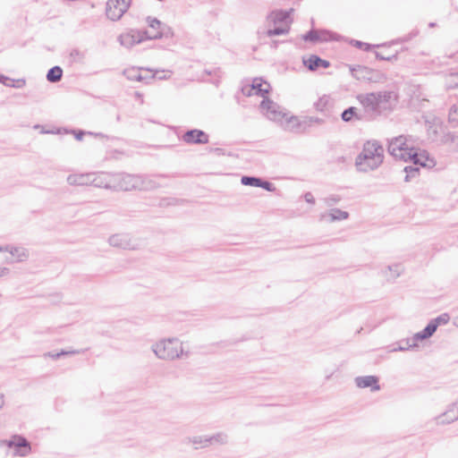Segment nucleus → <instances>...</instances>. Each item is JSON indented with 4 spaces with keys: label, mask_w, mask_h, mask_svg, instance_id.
Returning <instances> with one entry per match:
<instances>
[{
    "label": "nucleus",
    "mask_w": 458,
    "mask_h": 458,
    "mask_svg": "<svg viewBox=\"0 0 458 458\" xmlns=\"http://www.w3.org/2000/svg\"><path fill=\"white\" fill-rule=\"evenodd\" d=\"M147 22L148 24V27L151 29V31H148L149 33L157 32L160 30L162 26V22L159 20H157V18H152L150 16L147 17Z\"/></svg>",
    "instance_id": "36"
},
{
    "label": "nucleus",
    "mask_w": 458,
    "mask_h": 458,
    "mask_svg": "<svg viewBox=\"0 0 458 458\" xmlns=\"http://www.w3.org/2000/svg\"><path fill=\"white\" fill-rule=\"evenodd\" d=\"M204 72H205V73H207L208 75H216L217 77H220V73H221L220 68H215L213 70L206 69Z\"/></svg>",
    "instance_id": "50"
},
{
    "label": "nucleus",
    "mask_w": 458,
    "mask_h": 458,
    "mask_svg": "<svg viewBox=\"0 0 458 458\" xmlns=\"http://www.w3.org/2000/svg\"><path fill=\"white\" fill-rule=\"evenodd\" d=\"M77 353H80V352L75 351V350H72V351L62 350L59 352H49L46 353L45 355L52 358L53 360H57V359L61 358L62 356L77 354Z\"/></svg>",
    "instance_id": "38"
},
{
    "label": "nucleus",
    "mask_w": 458,
    "mask_h": 458,
    "mask_svg": "<svg viewBox=\"0 0 458 458\" xmlns=\"http://www.w3.org/2000/svg\"><path fill=\"white\" fill-rule=\"evenodd\" d=\"M138 185L140 191H152L160 186L154 179L144 175H139Z\"/></svg>",
    "instance_id": "26"
},
{
    "label": "nucleus",
    "mask_w": 458,
    "mask_h": 458,
    "mask_svg": "<svg viewBox=\"0 0 458 458\" xmlns=\"http://www.w3.org/2000/svg\"><path fill=\"white\" fill-rule=\"evenodd\" d=\"M152 351L158 359L172 360L183 353L182 344L177 338L163 339L152 345Z\"/></svg>",
    "instance_id": "3"
},
{
    "label": "nucleus",
    "mask_w": 458,
    "mask_h": 458,
    "mask_svg": "<svg viewBox=\"0 0 458 458\" xmlns=\"http://www.w3.org/2000/svg\"><path fill=\"white\" fill-rule=\"evenodd\" d=\"M290 30V26L289 24H286L285 26H281V25H274V28H269L266 31V35L267 37H274V36H279V35H284V34H287Z\"/></svg>",
    "instance_id": "31"
},
{
    "label": "nucleus",
    "mask_w": 458,
    "mask_h": 458,
    "mask_svg": "<svg viewBox=\"0 0 458 458\" xmlns=\"http://www.w3.org/2000/svg\"><path fill=\"white\" fill-rule=\"evenodd\" d=\"M377 376H360L355 377L356 386L360 388L370 387L371 391H378L380 386Z\"/></svg>",
    "instance_id": "21"
},
{
    "label": "nucleus",
    "mask_w": 458,
    "mask_h": 458,
    "mask_svg": "<svg viewBox=\"0 0 458 458\" xmlns=\"http://www.w3.org/2000/svg\"><path fill=\"white\" fill-rule=\"evenodd\" d=\"M241 182L245 186L259 187L267 191L273 192L276 191L275 185L260 177L243 175L241 178Z\"/></svg>",
    "instance_id": "17"
},
{
    "label": "nucleus",
    "mask_w": 458,
    "mask_h": 458,
    "mask_svg": "<svg viewBox=\"0 0 458 458\" xmlns=\"http://www.w3.org/2000/svg\"><path fill=\"white\" fill-rule=\"evenodd\" d=\"M449 319L450 316L447 313H443L438 317L431 319L428 323V326L429 327H431L432 331L435 333L439 326L447 324L449 322Z\"/></svg>",
    "instance_id": "30"
},
{
    "label": "nucleus",
    "mask_w": 458,
    "mask_h": 458,
    "mask_svg": "<svg viewBox=\"0 0 458 458\" xmlns=\"http://www.w3.org/2000/svg\"><path fill=\"white\" fill-rule=\"evenodd\" d=\"M352 76L358 81H368L370 82H383L386 81V75L377 70H373L363 65H350Z\"/></svg>",
    "instance_id": "5"
},
{
    "label": "nucleus",
    "mask_w": 458,
    "mask_h": 458,
    "mask_svg": "<svg viewBox=\"0 0 458 458\" xmlns=\"http://www.w3.org/2000/svg\"><path fill=\"white\" fill-rule=\"evenodd\" d=\"M406 154V160L404 161L411 162L414 165L427 168H432L436 165L435 159L430 157L426 150H420L412 147L410 152Z\"/></svg>",
    "instance_id": "6"
},
{
    "label": "nucleus",
    "mask_w": 458,
    "mask_h": 458,
    "mask_svg": "<svg viewBox=\"0 0 458 458\" xmlns=\"http://www.w3.org/2000/svg\"><path fill=\"white\" fill-rule=\"evenodd\" d=\"M401 266L400 265H394V266H389L388 267V269L390 271H393L394 274H395V277L399 276H400V273H401Z\"/></svg>",
    "instance_id": "49"
},
{
    "label": "nucleus",
    "mask_w": 458,
    "mask_h": 458,
    "mask_svg": "<svg viewBox=\"0 0 458 458\" xmlns=\"http://www.w3.org/2000/svg\"><path fill=\"white\" fill-rule=\"evenodd\" d=\"M293 9H290L289 11L283 10H276L272 11L267 16V21L269 23L276 24H289L291 22L290 15Z\"/></svg>",
    "instance_id": "19"
},
{
    "label": "nucleus",
    "mask_w": 458,
    "mask_h": 458,
    "mask_svg": "<svg viewBox=\"0 0 458 458\" xmlns=\"http://www.w3.org/2000/svg\"><path fill=\"white\" fill-rule=\"evenodd\" d=\"M189 442L194 445H201L202 447L208 446L210 445L209 437L197 436L189 437Z\"/></svg>",
    "instance_id": "35"
},
{
    "label": "nucleus",
    "mask_w": 458,
    "mask_h": 458,
    "mask_svg": "<svg viewBox=\"0 0 458 458\" xmlns=\"http://www.w3.org/2000/svg\"><path fill=\"white\" fill-rule=\"evenodd\" d=\"M67 182L70 185L83 186L92 184L96 187H103V182L96 177L93 178L91 174H70L67 177Z\"/></svg>",
    "instance_id": "14"
},
{
    "label": "nucleus",
    "mask_w": 458,
    "mask_h": 458,
    "mask_svg": "<svg viewBox=\"0 0 458 458\" xmlns=\"http://www.w3.org/2000/svg\"><path fill=\"white\" fill-rule=\"evenodd\" d=\"M209 439H210V445L212 443H217V444H220V445H225L228 441V437H227L226 434H225L223 432H219V433H216L214 436L209 437Z\"/></svg>",
    "instance_id": "37"
},
{
    "label": "nucleus",
    "mask_w": 458,
    "mask_h": 458,
    "mask_svg": "<svg viewBox=\"0 0 458 458\" xmlns=\"http://www.w3.org/2000/svg\"><path fill=\"white\" fill-rule=\"evenodd\" d=\"M302 39L307 42L318 43L331 39V33L326 30H310L302 35Z\"/></svg>",
    "instance_id": "20"
},
{
    "label": "nucleus",
    "mask_w": 458,
    "mask_h": 458,
    "mask_svg": "<svg viewBox=\"0 0 458 458\" xmlns=\"http://www.w3.org/2000/svg\"><path fill=\"white\" fill-rule=\"evenodd\" d=\"M433 335H434V332L432 331L431 327H429L427 325L424 327L423 330H421L420 332L416 333L411 339H407L406 340V344H407L406 347H398L397 350H399V351H406V350H409L410 348H414V347H416L418 345L417 344L418 341H422V340L428 339Z\"/></svg>",
    "instance_id": "18"
},
{
    "label": "nucleus",
    "mask_w": 458,
    "mask_h": 458,
    "mask_svg": "<svg viewBox=\"0 0 458 458\" xmlns=\"http://www.w3.org/2000/svg\"><path fill=\"white\" fill-rule=\"evenodd\" d=\"M352 44L356 47L359 49H363L365 52H369L374 47H381L386 46V44H381V45H371L369 43H365L360 40H352Z\"/></svg>",
    "instance_id": "34"
},
{
    "label": "nucleus",
    "mask_w": 458,
    "mask_h": 458,
    "mask_svg": "<svg viewBox=\"0 0 458 458\" xmlns=\"http://www.w3.org/2000/svg\"><path fill=\"white\" fill-rule=\"evenodd\" d=\"M135 94H136V96H137V97H139V98H140V97H141V94H140V93H139V92H136Z\"/></svg>",
    "instance_id": "58"
},
{
    "label": "nucleus",
    "mask_w": 458,
    "mask_h": 458,
    "mask_svg": "<svg viewBox=\"0 0 458 458\" xmlns=\"http://www.w3.org/2000/svg\"><path fill=\"white\" fill-rule=\"evenodd\" d=\"M210 151L216 153L218 156H223L225 153V149L221 148H211Z\"/></svg>",
    "instance_id": "52"
},
{
    "label": "nucleus",
    "mask_w": 458,
    "mask_h": 458,
    "mask_svg": "<svg viewBox=\"0 0 458 458\" xmlns=\"http://www.w3.org/2000/svg\"><path fill=\"white\" fill-rule=\"evenodd\" d=\"M5 444L8 447L15 448V454L20 456H26L31 451V446L30 442L26 437L15 435L10 440H6Z\"/></svg>",
    "instance_id": "12"
},
{
    "label": "nucleus",
    "mask_w": 458,
    "mask_h": 458,
    "mask_svg": "<svg viewBox=\"0 0 458 458\" xmlns=\"http://www.w3.org/2000/svg\"><path fill=\"white\" fill-rule=\"evenodd\" d=\"M303 64L310 71H316L319 67L328 68L330 66V63L327 60L320 58L317 55H311L308 58L303 57Z\"/></svg>",
    "instance_id": "22"
},
{
    "label": "nucleus",
    "mask_w": 458,
    "mask_h": 458,
    "mask_svg": "<svg viewBox=\"0 0 458 458\" xmlns=\"http://www.w3.org/2000/svg\"><path fill=\"white\" fill-rule=\"evenodd\" d=\"M63 69L60 66H54L47 71V80L49 82L55 83L62 80Z\"/></svg>",
    "instance_id": "29"
},
{
    "label": "nucleus",
    "mask_w": 458,
    "mask_h": 458,
    "mask_svg": "<svg viewBox=\"0 0 458 458\" xmlns=\"http://www.w3.org/2000/svg\"><path fill=\"white\" fill-rule=\"evenodd\" d=\"M131 0H108L106 2V14L112 21H118L126 13Z\"/></svg>",
    "instance_id": "7"
},
{
    "label": "nucleus",
    "mask_w": 458,
    "mask_h": 458,
    "mask_svg": "<svg viewBox=\"0 0 458 458\" xmlns=\"http://www.w3.org/2000/svg\"><path fill=\"white\" fill-rule=\"evenodd\" d=\"M341 119L345 123H350L352 120L362 121L365 119V115L358 113L355 106H350L342 112Z\"/></svg>",
    "instance_id": "24"
},
{
    "label": "nucleus",
    "mask_w": 458,
    "mask_h": 458,
    "mask_svg": "<svg viewBox=\"0 0 458 458\" xmlns=\"http://www.w3.org/2000/svg\"><path fill=\"white\" fill-rule=\"evenodd\" d=\"M384 160V148L377 140H368L364 143L362 151L357 156L355 165L360 172H369L377 169Z\"/></svg>",
    "instance_id": "2"
},
{
    "label": "nucleus",
    "mask_w": 458,
    "mask_h": 458,
    "mask_svg": "<svg viewBox=\"0 0 458 458\" xmlns=\"http://www.w3.org/2000/svg\"><path fill=\"white\" fill-rule=\"evenodd\" d=\"M72 133L74 134V138L77 140H81L85 134H90V135H94L96 137H104V135L102 133H100V132L99 133H93V132H90V131L87 132V131H82V130H73Z\"/></svg>",
    "instance_id": "41"
},
{
    "label": "nucleus",
    "mask_w": 458,
    "mask_h": 458,
    "mask_svg": "<svg viewBox=\"0 0 458 458\" xmlns=\"http://www.w3.org/2000/svg\"><path fill=\"white\" fill-rule=\"evenodd\" d=\"M9 272H10L9 268H7V267H0V277L8 275Z\"/></svg>",
    "instance_id": "53"
},
{
    "label": "nucleus",
    "mask_w": 458,
    "mask_h": 458,
    "mask_svg": "<svg viewBox=\"0 0 458 458\" xmlns=\"http://www.w3.org/2000/svg\"><path fill=\"white\" fill-rule=\"evenodd\" d=\"M406 346H407V344L405 343V344L400 345L399 347H406Z\"/></svg>",
    "instance_id": "59"
},
{
    "label": "nucleus",
    "mask_w": 458,
    "mask_h": 458,
    "mask_svg": "<svg viewBox=\"0 0 458 458\" xmlns=\"http://www.w3.org/2000/svg\"><path fill=\"white\" fill-rule=\"evenodd\" d=\"M270 84L264 81L262 78H255L250 87L242 88V93L248 97L255 94L262 97L263 99L267 98V95L269 93Z\"/></svg>",
    "instance_id": "11"
},
{
    "label": "nucleus",
    "mask_w": 458,
    "mask_h": 458,
    "mask_svg": "<svg viewBox=\"0 0 458 458\" xmlns=\"http://www.w3.org/2000/svg\"><path fill=\"white\" fill-rule=\"evenodd\" d=\"M70 55L74 61H79L83 57V55L78 49L72 50Z\"/></svg>",
    "instance_id": "47"
},
{
    "label": "nucleus",
    "mask_w": 458,
    "mask_h": 458,
    "mask_svg": "<svg viewBox=\"0 0 458 458\" xmlns=\"http://www.w3.org/2000/svg\"><path fill=\"white\" fill-rule=\"evenodd\" d=\"M406 175L404 177L405 182H410L413 178H416L420 174V167L417 165H407L403 168Z\"/></svg>",
    "instance_id": "33"
},
{
    "label": "nucleus",
    "mask_w": 458,
    "mask_h": 458,
    "mask_svg": "<svg viewBox=\"0 0 458 458\" xmlns=\"http://www.w3.org/2000/svg\"><path fill=\"white\" fill-rule=\"evenodd\" d=\"M150 35H151L149 37L150 39H158V38H171L174 36V31H173L172 28L162 23L160 30L155 33H150Z\"/></svg>",
    "instance_id": "28"
},
{
    "label": "nucleus",
    "mask_w": 458,
    "mask_h": 458,
    "mask_svg": "<svg viewBox=\"0 0 458 458\" xmlns=\"http://www.w3.org/2000/svg\"><path fill=\"white\" fill-rule=\"evenodd\" d=\"M139 174H131L127 173H117L111 175L110 182L103 184L104 188H113L116 191H132L138 190Z\"/></svg>",
    "instance_id": "4"
},
{
    "label": "nucleus",
    "mask_w": 458,
    "mask_h": 458,
    "mask_svg": "<svg viewBox=\"0 0 458 458\" xmlns=\"http://www.w3.org/2000/svg\"><path fill=\"white\" fill-rule=\"evenodd\" d=\"M165 78H166V76H163V77L160 76L159 80L165 79Z\"/></svg>",
    "instance_id": "60"
},
{
    "label": "nucleus",
    "mask_w": 458,
    "mask_h": 458,
    "mask_svg": "<svg viewBox=\"0 0 458 458\" xmlns=\"http://www.w3.org/2000/svg\"><path fill=\"white\" fill-rule=\"evenodd\" d=\"M436 25H437V24H436L435 22H430V23L428 24V26H429L430 28H433V27H435Z\"/></svg>",
    "instance_id": "57"
},
{
    "label": "nucleus",
    "mask_w": 458,
    "mask_h": 458,
    "mask_svg": "<svg viewBox=\"0 0 458 458\" xmlns=\"http://www.w3.org/2000/svg\"><path fill=\"white\" fill-rule=\"evenodd\" d=\"M393 91H378L358 96L360 103L364 108L365 119L374 120L384 113L394 109L392 98Z\"/></svg>",
    "instance_id": "1"
},
{
    "label": "nucleus",
    "mask_w": 458,
    "mask_h": 458,
    "mask_svg": "<svg viewBox=\"0 0 458 458\" xmlns=\"http://www.w3.org/2000/svg\"><path fill=\"white\" fill-rule=\"evenodd\" d=\"M324 123V120L318 117H307L300 125L305 124L308 126L312 125L313 123L317 124H322Z\"/></svg>",
    "instance_id": "44"
},
{
    "label": "nucleus",
    "mask_w": 458,
    "mask_h": 458,
    "mask_svg": "<svg viewBox=\"0 0 458 458\" xmlns=\"http://www.w3.org/2000/svg\"><path fill=\"white\" fill-rule=\"evenodd\" d=\"M260 107L267 112V116L270 120L282 121L284 117V114L279 110L280 106L268 98L261 101Z\"/></svg>",
    "instance_id": "16"
},
{
    "label": "nucleus",
    "mask_w": 458,
    "mask_h": 458,
    "mask_svg": "<svg viewBox=\"0 0 458 458\" xmlns=\"http://www.w3.org/2000/svg\"><path fill=\"white\" fill-rule=\"evenodd\" d=\"M10 82H13V80L9 78V77H7V76H5V75H4V74H2V73H0V83H2V84H4V86L7 87V86L11 85Z\"/></svg>",
    "instance_id": "48"
},
{
    "label": "nucleus",
    "mask_w": 458,
    "mask_h": 458,
    "mask_svg": "<svg viewBox=\"0 0 458 458\" xmlns=\"http://www.w3.org/2000/svg\"><path fill=\"white\" fill-rule=\"evenodd\" d=\"M454 403L449 404L447 409L441 414L433 418V421L437 426L448 425L458 420V411Z\"/></svg>",
    "instance_id": "15"
},
{
    "label": "nucleus",
    "mask_w": 458,
    "mask_h": 458,
    "mask_svg": "<svg viewBox=\"0 0 458 458\" xmlns=\"http://www.w3.org/2000/svg\"><path fill=\"white\" fill-rule=\"evenodd\" d=\"M375 55H376V58L377 60H380V61H389V62H393V61H396L398 59V54L395 53L394 55H385L379 52H375Z\"/></svg>",
    "instance_id": "43"
},
{
    "label": "nucleus",
    "mask_w": 458,
    "mask_h": 458,
    "mask_svg": "<svg viewBox=\"0 0 458 458\" xmlns=\"http://www.w3.org/2000/svg\"><path fill=\"white\" fill-rule=\"evenodd\" d=\"M439 144L449 145L454 150L458 151V132L447 131L441 135Z\"/></svg>",
    "instance_id": "25"
},
{
    "label": "nucleus",
    "mask_w": 458,
    "mask_h": 458,
    "mask_svg": "<svg viewBox=\"0 0 458 458\" xmlns=\"http://www.w3.org/2000/svg\"><path fill=\"white\" fill-rule=\"evenodd\" d=\"M277 44H278V41L274 40V41L272 42V47H277Z\"/></svg>",
    "instance_id": "56"
},
{
    "label": "nucleus",
    "mask_w": 458,
    "mask_h": 458,
    "mask_svg": "<svg viewBox=\"0 0 458 458\" xmlns=\"http://www.w3.org/2000/svg\"><path fill=\"white\" fill-rule=\"evenodd\" d=\"M304 199L306 202L310 203V204H314L315 203V199L312 195L311 192H306L304 194Z\"/></svg>",
    "instance_id": "51"
},
{
    "label": "nucleus",
    "mask_w": 458,
    "mask_h": 458,
    "mask_svg": "<svg viewBox=\"0 0 458 458\" xmlns=\"http://www.w3.org/2000/svg\"><path fill=\"white\" fill-rule=\"evenodd\" d=\"M329 221H341L349 217V213L339 208H332L328 214Z\"/></svg>",
    "instance_id": "32"
},
{
    "label": "nucleus",
    "mask_w": 458,
    "mask_h": 458,
    "mask_svg": "<svg viewBox=\"0 0 458 458\" xmlns=\"http://www.w3.org/2000/svg\"><path fill=\"white\" fill-rule=\"evenodd\" d=\"M329 98L327 96H323L322 98H318V100L314 104V106L316 110L323 112L327 108Z\"/></svg>",
    "instance_id": "39"
},
{
    "label": "nucleus",
    "mask_w": 458,
    "mask_h": 458,
    "mask_svg": "<svg viewBox=\"0 0 458 458\" xmlns=\"http://www.w3.org/2000/svg\"><path fill=\"white\" fill-rule=\"evenodd\" d=\"M4 394L0 393V409L4 406Z\"/></svg>",
    "instance_id": "54"
},
{
    "label": "nucleus",
    "mask_w": 458,
    "mask_h": 458,
    "mask_svg": "<svg viewBox=\"0 0 458 458\" xmlns=\"http://www.w3.org/2000/svg\"><path fill=\"white\" fill-rule=\"evenodd\" d=\"M123 74L130 81H146L147 83L148 82V81L154 80L156 77V74H152L148 77H144V76H142V74L140 72V69H135V68L124 70Z\"/></svg>",
    "instance_id": "23"
},
{
    "label": "nucleus",
    "mask_w": 458,
    "mask_h": 458,
    "mask_svg": "<svg viewBox=\"0 0 458 458\" xmlns=\"http://www.w3.org/2000/svg\"><path fill=\"white\" fill-rule=\"evenodd\" d=\"M448 118L450 122L456 123L458 124V104L453 105L450 107Z\"/></svg>",
    "instance_id": "42"
},
{
    "label": "nucleus",
    "mask_w": 458,
    "mask_h": 458,
    "mask_svg": "<svg viewBox=\"0 0 458 458\" xmlns=\"http://www.w3.org/2000/svg\"><path fill=\"white\" fill-rule=\"evenodd\" d=\"M150 33L147 30H131L128 33L121 35L119 37V41L121 45L131 47L136 44H140L145 39H150Z\"/></svg>",
    "instance_id": "10"
},
{
    "label": "nucleus",
    "mask_w": 458,
    "mask_h": 458,
    "mask_svg": "<svg viewBox=\"0 0 458 458\" xmlns=\"http://www.w3.org/2000/svg\"><path fill=\"white\" fill-rule=\"evenodd\" d=\"M10 83H11V85H9L8 87L15 88V89H21L25 86L26 81L24 79H19L16 81L13 80V82H10Z\"/></svg>",
    "instance_id": "46"
},
{
    "label": "nucleus",
    "mask_w": 458,
    "mask_h": 458,
    "mask_svg": "<svg viewBox=\"0 0 458 458\" xmlns=\"http://www.w3.org/2000/svg\"><path fill=\"white\" fill-rule=\"evenodd\" d=\"M9 250H10V246H8V245L4 246V247L0 246V252H2V251H9Z\"/></svg>",
    "instance_id": "55"
},
{
    "label": "nucleus",
    "mask_w": 458,
    "mask_h": 458,
    "mask_svg": "<svg viewBox=\"0 0 458 458\" xmlns=\"http://www.w3.org/2000/svg\"><path fill=\"white\" fill-rule=\"evenodd\" d=\"M9 252L13 255V256H16L17 257V259L18 261H22L23 259H27L28 255L26 254V252L24 251V250H21L20 248H15V247H11L10 246V250Z\"/></svg>",
    "instance_id": "40"
},
{
    "label": "nucleus",
    "mask_w": 458,
    "mask_h": 458,
    "mask_svg": "<svg viewBox=\"0 0 458 458\" xmlns=\"http://www.w3.org/2000/svg\"><path fill=\"white\" fill-rule=\"evenodd\" d=\"M404 136H399L392 139L388 143V153L393 156L395 159L406 160L405 156L407 152H410L412 147H409L406 142Z\"/></svg>",
    "instance_id": "8"
},
{
    "label": "nucleus",
    "mask_w": 458,
    "mask_h": 458,
    "mask_svg": "<svg viewBox=\"0 0 458 458\" xmlns=\"http://www.w3.org/2000/svg\"><path fill=\"white\" fill-rule=\"evenodd\" d=\"M108 242L114 248L123 250H138L140 244L134 240L131 234L121 233H115L109 237Z\"/></svg>",
    "instance_id": "9"
},
{
    "label": "nucleus",
    "mask_w": 458,
    "mask_h": 458,
    "mask_svg": "<svg viewBox=\"0 0 458 458\" xmlns=\"http://www.w3.org/2000/svg\"><path fill=\"white\" fill-rule=\"evenodd\" d=\"M443 133L445 132L444 131V128L441 124H433L428 126V135L432 141L439 143L440 137Z\"/></svg>",
    "instance_id": "27"
},
{
    "label": "nucleus",
    "mask_w": 458,
    "mask_h": 458,
    "mask_svg": "<svg viewBox=\"0 0 458 458\" xmlns=\"http://www.w3.org/2000/svg\"><path fill=\"white\" fill-rule=\"evenodd\" d=\"M181 139L187 144L202 145L208 142L209 136L202 130L191 129L186 131Z\"/></svg>",
    "instance_id": "13"
},
{
    "label": "nucleus",
    "mask_w": 458,
    "mask_h": 458,
    "mask_svg": "<svg viewBox=\"0 0 458 458\" xmlns=\"http://www.w3.org/2000/svg\"><path fill=\"white\" fill-rule=\"evenodd\" d=\"M340 197L337 196V195H332L330 197H327L325 199V203L328 206V207H331L336 203H338L340 201Z\"/></svg>",
    "instance_id": "45"
}]
</instances>
